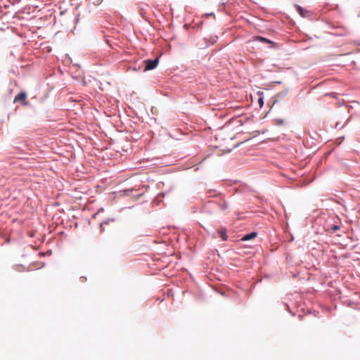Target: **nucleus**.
Returning <instances> with one entry per match:
<instances>
[{
    "label": "nucleus",
    "instance_id": "nucleus-15",
    "mask_svg": "<svg viewBox=\"0 0 360 360\" xmlns=\"http://www.w3.org/2000/svg\"><path fill=\"white\" fill-rule=\"evenodd\" d=\"M202 25V21H200L199 23L197 24L198 27H200V25Z\"/></svg>",
    "mask_w": 360,
    "mask_h": 360
},
{
    "label": "nucleus",
    "instance_id": "nucleus-19",
    "mask_svg": "<svg viewBox=\"0 0 360 360\" xmlns=\"http://www.w3.org/2000/svg\"><path fill=\"white\" fill-rule=\"evenodd\" d=\"M338 127H340V124L338 123L336 124L335 127L338 128Z\"/></svg>",
    "mask_w": 360,
    "mask_h": 360
},
{
    "label": "nucleus",
    "instance_id": "nucleus-10",
    "mask_svg": "<svg viewBox=\"0 0 360 360\" xmlns=\"http://www.w3.org/2000/svg\"><path fill=\"white\" fill-rule=\"evenodd\" d=\"M287 94H288V90H283L277 94V98L279 99H283L285 97V96Z\"/></svg>",
    "mask_w": 360,
    "mask_h": 360
},
{
    "label": "nucleus",
    "instance_id": "nucleus-18",
    "mask_svg": "<svg viewBox=\"0 0 360 360\" xmlns=\"http://www.w3.org/2000/svg\"><path fill=\"white\" fill-rule=\"evenodd\" d=\"M338 127H340V124L338 123L336 124L335 127L338 128Z\"/></svg>",
    "mask_w": 360,
    "mask_h": 360
},
{
    "label": "nucleus",
    "instance_id": "nucleus-3",
    "mask_svg": "<svg viewBox=\"0 0 360 360\" xmlns=\"http://www.w3.org/2000/svg\"><path fill=\"white\" fill-rule=\"evenodd\" d=\"M295 7L296 8V11L297 13L303 18H307L309 16V11L305 10L301 6L299 5H295Z\"/></svg>",
    "mask_w": 360,
    "mask_h": 360
},
{
    "label": "nucleus",
    "instance_id": "nucleus-17",
    "mask_svg": "<svg viewBox=\"0 0 360 360\" xmlns=\"http://www.w3.org/2000/svg\"><path fill=\"white\" fill-rule=\"evenodd\" d=\"M213 191H212V190H210V191H207V193H212V192H213Z\"/></svg>",
    "mask_w": 360,
    "mask_h": 360
},
{
    "label": "nucleus",
    "instance_id": "nucleus-5",
    "mask_svg": "<svg viewBox=\"0 0 360 360\" xmlns=\"http://www.w3.org/2000/svg\"><path fill=\"white\" fill-rule=\"evenodd\" d=\"M217 233L219 238L224 241L227 240L228 236L226 234V229L224 228H221L217 230Z\"/></svg>",
    "mask_w": 360,
    "mask_h": 360
},
{
    "label": "nucleus",
    "instance_id": "nucleus-14",
    "mask_svg": "<svg viewBox=\"0 0 360 360\" xmlns=\"http://www.w3.org/2000/svg\"><path fill=\"white\" fill-rule=\"evenodd\" d=\"M210 196H212V195H210ZM214 196H219L221 198V194L219 193L218 195H214Z\"/></svg>",
    "mask_w": 360,
    "mask_h": 360
},
{
    "label": "nucleus",
    "instance_id": "nucleus-13",
    "mask_svg": "<svg viewBox=\"0 0 360 360\" xmlns=\"http://www.w3.org/2000/svg\"><path fill=\"white\" fill-rule=\"evenodd\" d=\"M285 306H286V308H287L288 311H289V312H290L292 316H295V313H292V312L290 311L289 306H288L287 304H285Z\"/></svg>",
    "mask_w": 360,
    "mask_h": 360
},
{
    "label": "nucleus",
    "instance_id": "nucleus-9",
    "mask_svg": "<svg viewBox=\"0 0 360 360\" xmlns=\"http://www.w3.org/2000/svg\"><path fill=\"white\" fill-rule=\"evenodd\" d=\"M256 40L259 41V42H262V43H266V44H270L271 43V41L265 38V37H260V36H258L256 37Z\"/></svg>",
    "mask_w": 360,
    "mask_h": 360
},
{
    "label": "nucleus",
    "instance_id": "nucleus-11",
    "mask_svg": "<svg viewBox=\"0 0 360 360\" xmlns=\"http://www.w3.org/2000/svg\"><path fill=\"white\" fill-rule=\"evenodd\" d=\"M340 229V226L339 225H333L330 228V230L332 231L333 233H335L337 231H338Z\"/></svg>",
    "mask_w": 360,
    "mask_h": 360
},
{
    "label": "nucleus",
    "instance_id": "nucleus-2",
    "mask_svg": "<svg viewBox=\"0 0 360 360\" xmlns=\"http://www.w3.org/2000/svg\"><path fill=\"white\" fill-rule=\"evenodd\" d=\"M13 103H20L22 105H27L28 102L27 101V94L25 91H21L18 94L14 99Z\"/></svg>",
    "mask_w": 360,
    "mask_h": 360
},
{
    "label": "nucleus",
    "instance_id": "nucleus-12",
    "mask_svg": "<svg viewBox=\"0 0 360 360\" xmlns=\"http://www.w3.org/2000/svg\"><path fill=\"white\" fill-rule=\"evenodd\" d=\"M258 103H259L260 107H262V105L264 104L263 98H259V100H258Z\"/></svg>",
    "mask_w": 360,
    "mask_h": 360
},
{
    "label": "nucleus",
    "instance_id": "nucleus-6",
    "mask_svg": "<svg viewBox=\"0 0 360 360\" xmlns=\"http://www.w3.org/2000/svg\"><path fill=\"white\" fill-rule=\"evenodd\" d=\"M221 202H217V206L221 211H225L229 208V203L221 198Z\"/></svg>",
    "mask_w": 360,
    "mask_h": 360
},
{
    "label": "nucleus",
    "instance_id": "nucleus-16",
    "mask_svg": "<svg viewBox=\"0 0 360 360\" xmlns=\"http://www.w3.org/2000/svg\"><path fill=\"white\" fill-rule=\"evenodd\" d=\"M207 16H210V15H213V13H209V14H206Z\"/></svg>",
    "mask_w": 360,
    "mask_h": 360
},
{
    "label": "nucleus",
    "instance_id": "nucleus-8",
    "mask_svg": "<svg viewBox=\"0 0 360 360\" xmlns=\"http://www.w3.org/2000/svg\"><path fill=\"white\" fill-rule=\"evenodd\" d=\"M115 221L114 219H110V218H108L104 221H103L101 224H100V229H101V231L103 232L104 231V226L105 225H108L109 224L110 222H113Z\"/></svg>",
    "mask_w": 360,
    "mask_h": 360
},
{
    "label": "nucleus",
    "instance_id": "nucleus-1",
    "mask_svg": "<svg viewBox=\"0 0 360 360\" xmlns=\"http://www.w3.org/2000/svg\"><path fill=\"white\" fill-rule=\"evenodd\" d=\"M143 63H145L144 71L153 70L158 66L159 58L145 60Z\"/></svg>",
    "mask_w": 360,
    "mask_h": 360
},
{
    "label": "nucleus",
    "instance_id": "nucleus-7",
    "mask_svg": "<svg viewBox=\"0 0 360 360\" xmlns=\"http://www.w3.org/2000/svg\"><path fill=\"white\" fill-rule=\"evenodd\" d=\"M257 233L256 232H251V233H249L248 234H245V236H243L242 238V240L243 241H246V240H252L253 238H255L256 236H257Z\"/></svg>",
    "mask_w": 360,
    "mask_h": 360
},
{
    "label": "nucleus",
    "instance_id": "nucleus-4",
    "mask_svg": "<svg viewBox=\"0 0 360 360\" xmlns=\"http://www.w3.org/2000/svg\"><path fill=\"white\" fill-rule=\"evenodd\" d=\"M204 40L206 43V46H209L210 45H213L217 43L218 40V37L216 35L210 36V37H205Z\"/></svg>",
    "mask_w": 360,
    "mask_h": 360
}]
</instances>
